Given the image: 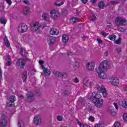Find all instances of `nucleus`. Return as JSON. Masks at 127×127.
Returning <instances> with one entry per match:
<instances>
[{"mask_svg": "<svg viewBox=\"0 0 127 127\" xmlns=\"http://www.w3.org/2000/svg\"><path fill=\"white\" fill-rule=\"evenodd\" d=\"M94 105L97 108H102L104 105V100L101 98V94L99 93H92V96L90 97Z\"/></svg>", "mask_w": 127, "mask_h": 127, "instance_id": "1", "label": "nucleus"}, {"mask_svg": "<svg viewBox=\"0 0 127 127\" xmlns=\"http://www.w3.org/2000/svg\"><path fill=\"white\" fill-rule=\"evenodd\" d=\"M115 24L117 26H124L127 24V20L121 17H117L115 19Z\"/></svg>", "mask_w": 127, "mask_h": 127, "instance_id": "2", "label": "nucleus"}, {"mask_svg": "<svg viewBox=\"0 0 127 127\" xmlns=\"http://www.w3.org/2000/svg\"><path fill=\"white\" fill-rule=\"evenodd\" d=\"M29 59L26 58L25 59H18L17 62H16V65L18 67H20L21 69L24 68L25 66V61H30Z\"/></svg>", "mask_w": 127, "mask_h": 127, "instance_id": "3", "label": "nucleus"}, {"mask_svg": "<svg viewBox=\"0 0 127 127\" xmlns=\"http://www.w3.org/2000/svg\"><path fill=\"white\" fill-rule=\"evenodd\" d=\"M96 88L98 90V91L102 93L104 98H106V97L108 96V93L107 92V90H106V88H105V87L103 85L100 86L97 84L96 86Z\"/></svg>", "mask_w": 127, "mask_h": 127, "instance_id": "4", "label": "nucleus"}, {"mask_svg": "<svg viewBox=\"0 0 127 127\" xmlns=\"http://www.w3.org/2000/svg\"><path fill=\"white\" fill-rule=\"evenodd\" d=\"M35 96L33 92H28L26 95L25 101L26 103H31L34 101Z\"/></svg>", "mask_w": 127, "mask_h": 127, "instance_id": "5", "label": "nucleus"}, {"mask_svg": "<svg viewBox=\"0 0 127 127\" xmlns=\"http://www.w3.org/2000/svg\"><path fill=\"white\" fill-rule=\"evenodd\" d=\"M50 14L53 19H58L59 16H60V13L57 10L53 9L51 10Z\"/></svg>", "mask_w": 127, "mask_h": 127, "instance_id": "6", "label": "nucleus"}, {"mask_svg": "<svg viewBox=\"0 0 127 127\" xmlns=\"http://www.w3.org/2000/svg\"><path fill=\"white\" fill-rule=\"evenodd\" d=\"M7 124V117L5 115H3L1 117L0 121V127H6Z\"/></svg>", "mask_w": 127, "mask_h": 127, "instance_id": "7", "label": "nucleus"}, {"mask_svg": "<svg viewBox=\"0 0 127 127\" xmlns=\"http://www.w3.org/2000/svg\"><path fill=\"white\" fill-rule=\"evenodd\" d=\"M109 67V62L103 61L99 65V70H106Z\"/></svg>", "mask_w": 127, "mask_h": 127, "instance_id": "8", "label": "nucleus"}, {"mask_svg": "<svg viewBox=\"0 0 127 127\" xmlns=\"http://www.w3.org/2000/svg\"><path fill=\"white\" fill-rule=\"evenodd\" d=\"M41 26V25H40L38 22H35L31 25V29L33 31H36V30H38V29L40 28Z\"/></svg>", "mask_w": 127, "mask_h": 127, "instance_id": "9", "label": "nucleus"}, {"mask_svg": "<svg viewBox=\"0 0 127 127\" xmlns=\"http://www.w3.org/2000/svg\"><path fill=\"white\" fill-rule=\"evenodd\" d=\"M104 71L105 70L104 69L100 70L99 68L97 70V72L98 73V76L99 78H101V79H106V78H107Z\"/></svg>", "mask_w": 127, "mask_h": 127, "instance_id": "10", "label": "nucleus"}, {"mask_svg": "<svg viewBox=\"0 0 127 127\" xmlns=\"http://www.w3.org/2000/svg\"><path fill=\"white\" fill-rule=\"evenodd\" d=\"M41 123L40 116L39 115L35 116L34 118V124L35 126H38Z\"/></svg>", "mask_w": 127, "mask_h": 127, "instance_id": "11", "label": "nucleus"}, {"mask_svg": "<svg viewBox=\"0 0 127 127\" xmlns=\"http://www.w3.org/2000/svg\"><path fill=\"white\" fill-rule=\"evenodd\" d=\"M56 39L55 38V37L49 36L47 38L48 43L49 44V45H52V44H53V43H54Z\"/></svg>", "mask_w": 127, "mask_h": 127, "instance_id": "12", "label": "nucleus"}, {"mask_svg": "<svg viewBox=\"0 0 127 127\" xmlns=\"http://www.w3.org/2000/svg\"><path fill=\"white\" fill-rule=\"evenodd\" d=\"M87 68L89 71H93V70L95 69V63H94V62L88 63Z\"/></svg>", "mask_w": 127, "mask_h": 127, "instance_id": "13", "label": "nucleus"}, {"mask_svg": "<svg viewBox=\"0 0 127 127\" xmlns=\"http://www.w3.org/2000/svg\"><path fill=\"white\" fill-rule=\"evenodd\" d=\"M50 33L51 35H58L59 34V31L55 28H51L50 30Z\"/></svg>", "mask_w": 127, "mask_h": 127, "instance_id": "14", "label": "nucleus"}, {"mask_svg": "<svg viewBox=\"0 0 127 127\" xmlns=\"http://www.w3.org/2000/svg\"><path fill=\"white\" fill-rule=\"evenodd\" d=\"M43 19L45 21H48L50 19V15L47 13H43L42 15Z\"/></svg>", "mask_w": 127, "mask_h": 127, "instance_id": "15", "label": "nucleus"}, {"mask_svg": "<svg viewBox=\"0 0 127 127\" xmlns=\"http://www.w3.org/2000/svg\"><path fill=\"white\" fill-rule=\"evenodd\" d=\"M69 40V36L68 35L64 34L62 36V41L64 43H67Z\"/></svg>", "mask_w": 127, "mask_h": 127, "instance_id": "16", "label": "nucleus"}, {"mask_svg": "<svg viewBox=\"0 0 127 127\" xmlns=\"http://www.w3.org/2000/svg\"><path fill=\"white\" fill-rule=\"evenodd\" d=\"M54 74L57 77H59V78H63L64 77V74H62L61 72L57 71H55L54 72Z\"/></svg>", "mask_w": 127, "mask_h": 127, "instance_id": "17", "label": "nucleus"}, {"mask_svg": "<svg viewBox=\"0 0 127 127\" xmlns=\"http://www.w3.org/2000/svg\"><path fill=\"white\" fill-rule=\"evenodd\" d=\"M119 83V79L117 78H114L111 82L112 85H113V86H118Z\"/></svg>", "mask_w": 127, "mask_h": 127, "instance_id": "18", "label": "nucleus"}, {"mask_svg": "<svg viewBox=\"0 0 127 127\" xmlns=\"http://www.w3.org/2000/svg\"><path fill=\"white\" fill-rule=\"evenodd\" d=\"M119 1L118 0H112V1H110V3H108L107 4V5L108 6H110V5H116L118 4V3H119Z\"/></svg>", "mask_w": 127, "mask_h": 127, "instance_id": "19", "label": "nucleus"}, {"mask_svg": "<svg viewBox=\"0 0 127 127\" xmlns=\"http://www.w3.org/2000/svg\"><path fill=\"white\" fill-rule=\"evenodd\" d=\"M29 10H30V8L29 7H25L23 9V13L25 15L28 14L29 13Z\"/></svg>", "mask_w": 127, "mask_h": 127, "instance_id": "20", "label": "nucleus"}, {"mask_svg": "<svg viewBox=\"0 0 127 127\" xmlns=\"http://www.w3.org/2000/svg\"><path fill=\"white\" fill-rule=\"evenodd\" d=\"M3 43L6 47H7V48L9 47L10 44H9V41H8L7 38L4 37L3 38Z\"/></svg>", "mask_w": 127, "mask_h": 127, "instance_id": "21", "label": "nucleus"}, {"mask_svg": "<svg viewBox=\"0 0 127 127\" xmlns=\"http://www.w3.org/2000/svg\"><path fill=\"white\" fill-rule=\"evenodd\" d=\"M20 54L21 55H22V56H23V57H26V56H27L28 54L27 52H26V51H25V50H24V49H21V50H20Z\"/></svg>", "mask_w": 127, "mask_h": 127, "instance_id": "22", "label": "nucleus"}, {"mask_svg": "<svg viewBox=\"0 0 127 127\" xmlns=\"http://www.w3.org/2000/svg\"><path fill=\"white\" fill-rule=\"evenodd\" d=\"M84 85L86 86V87H89V88H93L94 86V83L92 82L87 81L84 83Z\"/></svg>", "mask_w": 127, "mask_h": 127, "instance_id": "23", "label": "nucleus"}, {"mask_svg": "<svg viewBox=\"0 0 127 127\" xmlns=\"http://www.w3.org/2000/svg\"><path fill=\"white\" fill-rule=\"evenodd\" d=\"M25 31H27V25L23 24L21 25V32H25Z\"/></svg>", "mask_w": 127, "mask_h": 127, "instance_id": "24", "label": "nucleus"}, {"mask_svg": "<svg viewBox=\"0 0 127 127\" xmlns=\"http://www.w3.org/2000/svg\"><path fill=\"white\" fill-rule=\"evenodd\" d=\"M27 78V71H25L23 72V74H22L23 82H25V81H26Z\"/></svg>", "mask_w": 127, "mask_h": 127, "instance_id": "25", "label": "nucleus"}, {"mask_svg": "<svg viewBox=\"0 0 127 127\" xmlns=\"http://www.w3.org/2000/svg\"><path fill=\"white\" fill-rule=\"evenodd\" d=\"M6 21H7V20L5 17H3L0 18V22L1 24H3L4 25L6 23Z\"/></svg>", "mask_w": 127, "mask_h": 127, "instance_id": "26", "label": "nucleus"}, {"mask_svg": "<svg viewBox=\"0 0 127 127\" xmlns=\"http://www.w3.org/2000/svg\"><path fill=\"white\" fill-rule=\"evenodd\" d=\"M98 7H99V8H102V9H104V8H105V3L104 2V1H101L99 2V3L98 4Z\"/></svg>", "mask_w": 127, "mask_h": 127, "instance_id": "27", "label": "nucleus"}, {"mask_svg": "<svg viewBox=\"0 0 127 127\" xmlns=\"http://www.w3.org/2000/svg\"><path fill=\"white\" fill-rule=\"evenodd\" d=\"M62 12V14H63V15H66V14H67V13H68V10H67V9H62L61 10Z\"/></svg>", "mask_w": 127, "mask_h": 127, "instance_id": "28", "label": "nucleus"}, {"mask_svg": "<svg viewBox=\"0 0 127 127\" xmlns=\"http://www.w3.org/2000/svg\"><path fill=\"white\" fill-rule=\"evenodd\" d=\"M109 38L110 40H115L117 38V36L115 35H111L109 36Z\"/></svg>", "mask_w": 127, "mask_h": 127, "instance_id": "29", "label": "nucleus"}, {"mask_svg": "<svg viewBox=\"0 0 127 127\" xmlns=\"http://www.w3.org/2000/svg\"><path fill=\"white\" fill-rule=\"evenodd\" d=\"M122 106L123 108H125V109H127V101H122Z\"/></svg>", "mask_w": 127, "mask_h": 127, "instance_id": "30", "label": "nucleus"}, {"mask_svg": "<svg viewBox=\"0 0 127 127\" xmlns=\"http://www.w3.org/2000/svg\"><path fill=\"white\" fill-rule=\"evenodd\" d=\"M44 73L46 74V75H50V70L49 69H48L47 68H45L44 69Z\"/></svg>", "mask_w": 127, "mask_h": 127, "instance_id": "31", "label": "nucleus"}, {"mask_svg": "<svg viewBox=\"0 0 127 127\" xmlns=\"http://www.w3.org/2000/svg\"><path fill=\"white\" fill-rule=\"evenodd\" d=\"M122 51V50L121 47H119L115 49V52H116V53H118V54H119V53H121Z\"/></svg>", "mask_w": 127, "mask_h": 127, "instance_id": "32", "label": "nucleus"}, {"mask_svg": "<svg viewBox=\"0 0 127 127\" xmlns=\"http://www.w3.org/2000/svg\"><path fill=\"white\" fill-rule=\"evenodd\" d=\"M9 101L10 102H13V103H14V101H15V96H11L9 98Z\"/></svg>", "mask_w": 127, "mask_h": 127, "instance_id": "33", "label": "nucleus"}, {"mask_svg": "<svg viewBox=\"0 0 127 127\" xmlns=\"http://www.w3.org/2000/svg\"><path fill=\"white\" fill-rule=\"evenodd\" d=\"M114 127H121V123L119 122H115L114 124Z\"/></svg>", "mask_w": 127, "mask_h": 127, "instance_id": "34", "label": "nucleus"}, {"mask_svg": "<svg viewBox=\"0 0 127 127\" xmlns=\"http://www.w3.org/2000/svg\"><path fill=\"white\" fill-rule=\"evenodd\" d=\"M64 95H70L71 94V91L70 90H65L64 92Z\"/></svg>", "mask_w": 127, "mask_h": 127, "instance_id": "35", "label": "nucleus"}, {"mask_svg": "<svg viewBox=\"0 0 127 127\" xmlns=\"http://www.w3.org/2000/svg\"><path fill=\"white\" fill-rule=\"evenodd\" d=\"M123 120L127 123V114L125 113L123 114Z\"/></svg>", "mask_w": 127, "mask_h": 127, "instance_id": "36", "label": "nucleus"}, {"mask_svg": "<svg viewBox=\"0 0 127 127\" xmlns=\"http://www.w3.org/2000/svg\"><path fill=\"white\" fill-rule=\"evenodd\" d=\"M76 123H77L78 125H79L80 127H83L84 126V124L81 123V122L78 119L76 120Z\"/></svg>", "mask_w": 127, "mask_h": 127, "instance_id": "37", "label": "nucleus"}, {"mask_svg": "<svg viewBox=\"0 0 127 127\" xmlns=\"http://www.w3.org/2000/svg\"><path fill=\"white\" fill-rule=\"evenodd\" d=\"M88 120L90 121V122H95V118L93 116H89Z\"/></svg>", "mask_w": 127, "mask_h": 127, "instance_id": "38", "label": "nucleus"}, {"mask_svg": "<svg viewBox=\"0 0 127 127\" xmlns=\"http://www.w3.org/2000/svg\"><path fill=\"white\" fill-rule=\"evenodd\" d=\"M57 120L59 122H62V120H63V117H62V116H58L57 117Z\"/></svg>", "mask_w": 127, "mask_h": 127, "instance_id": "39", "label": "nucleus"}, {"mask_svg": "<svg viewBox=\"0 0 127 127\" xmlns=\"http://www.w3.org/2000/svg\"><path fill=\"white\" fill-rule=\"evenodd\" d=\"M14 102H13L12 101H10V100L9 101V102L7 103V106L8 107H12V104H13Z\"/></svg>", "mask_w": 127, "mask_h": 127, "instance_id": "40", "label": "nucleus"}, {"mask_svg": "<svg viewBox=\"0 0 127 127\" xmlns=\"http://www.w3.org/2000/svg\"><path fill=\"white\" fill-rule=\"evenodd\" d=\"M63 4H64V1H62L61 2V3H59V4H57V3H55V5H57V6H61V5H63Z\"/></svg>", "mask_w": 127, "mask_h": 127, "instance_id": "41", "label": "nucleus"}, {"mask_svg": "<svg viewBox=\"0 0 127 127\" xmlns=\"http://www.w3.org/2000/svg\"><path fill=\"white\" fill-rule=\"evenodd\" d=\"M71 21H72L73 23H75L76 21H78L77 20V18H76V17H73L71 19Z\"/></svg>", "mask_w": 127, "mask_h": 127, "instance_id": "42", "label": "nucleus"}, {"mask_svg": "<svg viewBox=\"0 0 127 127\" xmlns=\"http://www.w3.org/2000/svg\"><path fill=\"white\" fill-rule=\"evenodd\" d=\"M5 1L9 4V5H11V3H12V2L11 1V0H5Z\"/></svg>", "mask_w": 127, "mask_h": 127, "instance_id": "43", "label": "nucleus"}, {"mask_svg": "<svg viewBox=\"0 0 127 127\" xmlns=\"http://www.w3.org/2000/svg\"><path fill=\"white\" fill-rule=\"evenodd\" d=\"M97 41L98 43V44H103V41L100 39H97Z\"/></svg>", "mask_w": 127, "mask_h": 127, "instance_id": "44", "label": "nucleus"}, {"mask_svg": "<svg viewBox=\"0 0 127 127\" xmlns=\"http://www.w3.org/2000/svg\"><path fill=\"white\" fill-rule=\"evenodd\" d=\"M115 43L116 44H120L121 43V39H119L118 40L114 41Z\"/></svg>", "mask_w": 127, "mask_h": 127, "instance_id": "45", "label": "nucleus"}, {"mask_svg": "<svg viewBox=\"0 0 127 127\" xmlns=\"http://www.w3.org/2000/svg\"><path fill=\"white\" fill-rule=\"evenodd\" d=\"M101 34H102L103 36H104V37H106L107 35H108V34H107V33L104 32L103 31L101 32Z\"/></svg>", "mask_w": 127, "mask_h": 127, "instance_id": "46", "label": "nucleus"}, {"mask_svg": "<svg viewBox=\"0 0 127 127\" xmlns=\"http://www.w3.org/2000/svg\"><path fill=\"white\" fill-rule=\"evenodd\" d=\"M83 127H93V125L91 124L90 125L85 124V125H83Z\"/></svg>", "mask_w": 127, "mask_h": 127, "instance_id": "47", "label": "nucleus"}, {"mask_svg": "<svg viewBox=\"0 0 127 127\" xmlns=\"http://www.w3.org/2000/svg\"><path fill=\"white\" fill-rule=\"evenodd\" d=\"M114 105L116 110H119V106H118V104H117L116 102H114Z\"/></svg>", "mask_w": 127, "mask_h": 127, "instance_id": "48", "label": "nucleus"}, {"mask_svg": "<svg viewBox=\"0 0 127 127\" xmlns=\"http://www.w3.org/2000/svg\"><path fill=\"white\" fill-rule=\"evenodd\" d=\"M5 59L6 60H10L11 59L10 56L8 55H7L5 57Z\"/></svg>", "mask_w": 127, "mask_h": 127, "instance_id": "49", "label": "nucleus"}, {"mask_svg": "<svg viewBox=\"0 0 127 127\" xmlns=\"http://www.w3.org/2000/svg\"><path fill=\"white\" fill-rule=\"evenodd\" d=\"M11 63L10 61H8L7 63H6V65L7 66H11Z\"/></svg>", "mask_w": 127, "mask_h": 127, "instance_id": "50", "label": "nucleus"}, {"mask_svg": "<svg viewBox=\"0 0 127 127\" xmlns=\"http://www.w3.org/2000/svg\"><path fill=\"white\" fill-rule=\"evenodd\" d=\"M90 19L91 20H95V19H96V16H95V15H92V17H91L90 18Z\"/></svg>", "mask_w": 127, "mask_h": 127, "instance_id": "51", "label": "nucleus"}, {"mask_svg": "<svg viewBox=\"0 0 127 127\" xmlns=\"http://www.w3.org/2000/svg\"><path fill=\"white\" fill-rule=\"evenodd\" d=\"M81 1L82 2V3H84V4L87 3L88 2V0H81Z\"/></svg>", "mask_w": 127, "mask_h": 127, "instance_id": "52", "label": "nucleus"}, {"mask_svg": "<svg viewBox=\"0 0 127 127\" xmlns=\"http://www.w3.org/2000/svg\"><path fill=\"white\" fill-rule=\"evenodd\" d=\"M39 64L40 65H43V64H44V62L43 61L40 60L39 61Z\"/></svg>", "mask_w": 127, "mask_h": 127, "instance_id": "53", "label": "nucleus"}, {"mask_svg": "<svg viewBox=\"0 0 127 127\" xmlns=\"http://www.w3.org/2000/svg\"><path fill=\"white\" fill-rule=\"evenodd\" d=\"M102 127V125H101L100 124H97L94 125V127Z\"/></svg>", "mask_w": 127, "mask_h": 127, "instance_id": "54", "label": "nucleus"}, {"mask_svg": "<svg viewBox=\"0 0 127 127\" xmlns=\"http://www.w3.org/2000/svg\"><path fill=\"white\" fill-rule=\"evenodd\" d=\"M24 3H25L26 4H29V1L26 0L23 1Z\"/></svg>", "mask_w": 127, "mask_h": 127, "instance_id": "55", "label": "nucleus"}, {"mask_svg": "<svg viewBox=\"0 0 127 127\" xmlns=\"http://www.w3.org/2000/svg\"><path fill=\"white\" fill-rule=\"evenodd\" d=\"M74 82L75 83H78L79 82V80L77 77L74 79Z\"/></svg>", "mask_w": 127, "mask_h": 127, "instance_id": "56", "label": "nucleus"}, {"mask_svg": "<svg viewBox=\"0 0 127 127\" xmlns=\"http://www.w3.org/2000/svg\"><path fill=\"white\" fill-rule=\"evenodd\" d=\"M97 0H91V2L92 3H96V2H97Z\"/></svg>", "mask_w": 127, "mask_h": 127, "instance_id": "57", "label": "nucleus"}, {"mask_svg": "<svg viewBox=\"0 0 127 127\" xmlns=\"http://www.w3.org/2000/svg\"><path fill=\"white\" fill-rule=\"evenodd\" d=\"M41 67L42 69H45V67H44V65L43 64H41Z\"/></svg>", "mask_w": 127, "mask_h": 127, "instance_id": "58", "label": "nucleus"}, {"mask_svg": "<svg viewBox=\"0 0 127 127\" xmlns=\"http://www.w3.org/2000/svg\"><path fill=\"white\" fill-rule=\"evenodd\" d=\"M18 126L19 127H21V124H20V123H19V122H18Z\"/></svg>", "mask_w": 127, "mask_h": 127, "instance_id": "59", "label": "nucleus"}, {"mask_svg": "<svg viewBox=\"0 0 127 127\" xmlns=\"http://www.w3.org/2000/svg\"><path fill=\"white\" fill-rule=\"evenodd\" d=\"M109 55V52H106L105 53V56H107V55Z\"/></svg>", "mask_w": 127, "mask_h": 127, "instance_id": "60", "label": "nucleus"}, {"mask_svg": "<svg viewBox=\"0 0 127 127\" xmlns=\"http://www.w3.org/2000/svg\"><path fill=\"white\" fill-rule=\"evenodd\" d=\"M0 76L1 77V68L0 67Z\"/></svg>", "mask_w": 127, "mask_h": 127, "instance_id": "61", "label": "nucleus"}, {"mask_svg": "<svg viewBox=\"0 0 127 127\" xmlns=\"http://www.w3.org/2000/svg\"><path fill=\"white\" fill-rule=\"evenodd\" d=\"M19 98H22V99H23V96L22 95H20Z\"/></svg>", "mask_w": 127, "mask_h": 127, "instance_id": "62", "label": "nucleus"}, {"mask_svg": "<svg viewBox=\"0 0 127 127\" xmlns=\"http://www.w3.org/2000/svg\"><path fill=\"white\" fill-rule=\"evenodd\" d=\"M125 91H127V88L126 87L125 89Z\"/></svg>", "mask_w": 127, "mask_h": 127, "instance_id": "63", "label": "nucleus"}, {"mask_svg": "<svg viewBox=\"0 0 127 127\" xmlns=\"http://www.w3.org/2000/svg\"><path fill=\"white\" fill-rule=\"evenodd\" d=\"M122 1H127V0H122Z\"/></svg>", "mask_w": 127, "mask_h": 127, "instance_id": "64", "label": "nucleus"}]
</instances>
